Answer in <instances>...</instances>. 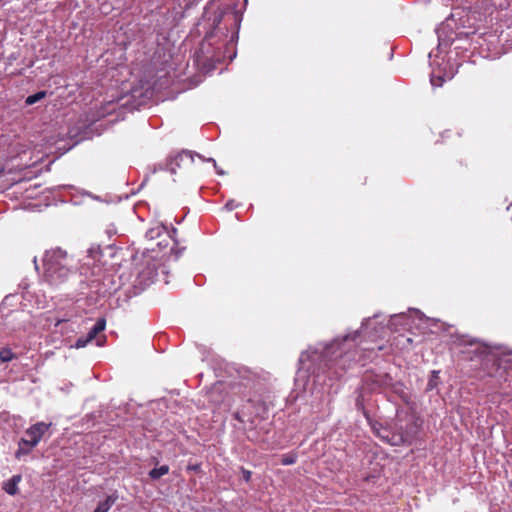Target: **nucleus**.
<instances>
[{
    "mask_svg": "<svg viewBox=\"0 0 512 512\" xmlns=\"http://www.w3.org/2000/svg\"><path fill=\"white\" fill-rule=\"evenodd\" d=\"M73 259L61 248L47 250L43 257L44 279L50 285L58 286L73 274Z\"/></svg>",
    "mask_w": 512,
    "mask_h": 512,
    "instance_id": "obj_1",
    "label": "nucleus"
},
{
    "mask_svg": "<svg viewBox=\"0 0 512 512\" xmlns=\"http://www.w3.org/2000/svg\"><path fill=\"white\" fill-rule=\"evenodd\" d=\"M50 426L51 423L45 422H37L31 425L25 431V437L20 440L19 448L15 453V457L19 459L22 455L30 453V451L41 441Z\"/></svg>",
    "mask_w": 512,
    "mask_h": 512,
    "instance_id": "obj_2",
    "label": "nucleus"
},
{
    "mask_svg": "<svg viewBox=\"0 0 512 512\" xmlns=\"http://www.w3.org/2000/svg\"><path fill=\"white\" fill-rule=\"evenodd\" d=\"M411 430L413 431H400L397 433H390L388 435L387 443L393 446H400L404 444H411L414 439V434L416 433V426L412 425Z\"/></svg>",
    "mask_w": 512,
    "mask_h": 512,
    "instance_id": "obj_3",
    "label": "nucleus"
},
{
    "mask_svg": "<svg viewBox=\"0 0 512 512\" xmlns=\"http://www.w3.org/2000/svg\"><path fill=\"white\" fill-rule=\"evenodd\" d=\"M364 380L367 383H371L372 389L390 387L393 383V379L389 374L366 373Z\"/></svg>",
    "mask_w": 512,
    "mask_h": 512,
    "instance_id": "obj_4",
    "label": "nucleus"
},
{
    "mask_svg": "<svg viewBox=\"0 0 512 512\" xmlns=\"http://www.w3.org/2000/svg\"><path fill=\"white\" fill-rule=\"evenodd\" d=\"M21 480V474L12 476L7 482L3 484L4 491L9 495H16L19 492L18 484L21 482Z\"/></svg>",
    "mask_w": 512,
    "mask_h": 512,
    "instance_id": "obj_5",
    "label": "nucleus"
},
{
    "mask_svg": "<svg viewBox=\"0 0 512 512\" xmlns=\"http://www.w3.org/2000/svg\"><path fill=\"white\" fill-rule=\"evenodd\" d=\"M194 161L193 155L189 151H182L174 159L172 164L177 167H181V164L191 165Z\"/></svg>",
    "mask_w": 512,
    "mask_h": 512,
    "instance_id": "obj_6",
    "label": "nucleus"
},
{
    "mask_svg": "<svg viewBox=\"0 0 512 512\" xmlns=\"http://www.w3.org/2000/svg\"><path fill=\"white\" fill-rule=\"evenodd\" d=\"M105 326H106V321L104 318H100L97 320V322L95 323V325L90 329V331L88 332V336H89V339H94L98 333H100L101 331H103L105 329Z\"/></svg>",
    "mask_w": 512,
    "mask_h": 512,
    "instance_id": "obj_7",
    "label": "nucleus"
},
{
    "mask_svg": "<svg viewBox=\"0 0 512 512\" xmlns=\"http://www.w3.org/2000/svg\"><path fill=\"white\" fill-rule=\"evenodd\" d=\"M169 473V466L168 465H162L158 468H154L149 472V476L153 480H157L161 478L162 476Z\"/></svg>",
    "mask_w": 512,
    "mask_h": 512,
    "instance_id": "obj_8",
    "label": "nucleus"
},
{
    "mask_svg": "<svg viewBox=\"0 0 512 512\" xmlns=\"http://www.w3.org/2000/svg\"><path fill=\"white\" fill-rule=\"evenodd\" d=\"M372 430L377 437H379L380 439H382L384 441H387L388 435L390 434V432L386 428H383L380 425H379V427H377V424H373Z\"/></svg>",
    "mask_w": 512,
    "mask_h": 512,
    "instance_id": "obj_9",
    "label": "nucleus"
},
{
    "mask_svg": "<svg viewBox=\"0 0 512 512\" xmlns=\"http://www.w3.org/2000/svg\"><path fill=\"white\" fill-rule=\"evenodd\" d=\"M46 96V91H39L33 95H30L26 98V104L27 105H33L35 104L36 102L40 101L41 99H43L44 97Z\"/></svg>",
    "mask_w": 512,
    "mask_h": 512,
    "instance_id": "obj_10",
    "label": "nucleus"
},
{
    "mask_svg": "<svg viewBox=\"0 0 512 512\" xmlns=\"http://www.w3.org/2000/svg\"><path fill=\"white\" fill-rule=\"evenodd\" d=\"M15 357V354L11 349L5 348L0 351V361L5 363L11 361Z\"/></svg>",
    "mask_w": 512,
    "mask_h": 512,
    "instance_id": "obj_11",
    "label": "nucleus"
},
{
    "mask_svg": "<svg viewBox=\"0 0 512 512\" xmlns=\"http://www.w3.org/2000/svg\"><path fill=\"white\" fill-rule=\"evenodd\" d=\"M296 455L294 454H285L282 456L281 464L283 465H292L296 462Z\"/></svg>",
    "mask_w": 512,
    "mask_h": 512,
    "instance_id": "obj_12",
    "label": "nucleus"
},
{
    "mask_svg": "<svg viewBox=\"0 0 512 512\" xmlns=\"http://www.w3.org/2000/svg\"><path fill=\"white\" fill-rule=\"evenodd\" d=\"M163 230L159 227L150 229L146 236L150 239H154L155 237H159L162 234Z\"/></svg>",
    "mask_w": 512,
    "mask_h": 512,
    "instance_id": "obj_13",
    "label": "nucleus"
},
{
    "mask_svg": "<svg viewBox=\"0 0 512 512\" xmlns=\"http://www.w3.org/2000/svg\"><path fill=\"white\" fill-rule=\"evenodd\" d=\"M91 341H92V339H89L88 335L85 338L81 337V338L77 339V341L75 343V347L76 348H83V347H85Z\"/></svg>",
    "mask_w": 512,
    "mask_h": 512,
    "instance_id": "obj_14",
    "label": "nucleus"
},
{
    "mask_svg": "<svg viewBox=\"0 0 512 512\" xmlns=\"http://www.w3.org/2000/svg\"><path fill=\"white\" fill-rule=\"evenodd\" d=\"M243 480L245 482H249L251 480L252 472L250 470L245 469L244 467L240 468Z\"/></svg>",
    "mask_w": 512,
    "mask_h": 512,
    "instance_id": "obj_15",
    "label": "nucleus"
},
{
    "mask_svg": "<svg viewBox=\"0 0 512 512\" xmlns=\"http://www.w3.org/2000/svg\"><path fill=\"white\" fill-rule=\"evenodd\" d=\"M187 470L188 471L198 472V471H200V464H189L187 466Z\"/></svg>",
    "mask_w": 512,
    "mask_h": 512,
    "instance_id": "obj_16",
    "label": "nucleus"
},
{
    "mask_svg": "<svg viewBox=\"0 0 512 512\" xmlns=\"http://www.w3.org/2000/svg\"><path fill=\"white\" fill-rule=\"evenodd\" d=\"M234 418L239 420L240 422H243V420L240 418L239 413H235Z\"/></svg>",
    "mask_w": 512,
    "mask_h": 512,
    "instance_id": "obj_17",
    "label": "nucleus"
}]
</instances>
